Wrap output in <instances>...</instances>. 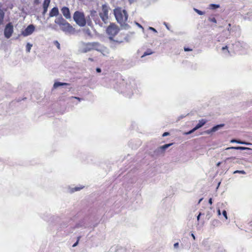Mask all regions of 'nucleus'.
Returning <instances> with one entry per match:
<instances>
[{"label": "nucleus", "instance_id": "obj_1", "mask_svg": "<svg viewBox=\"0 0 252 252\" xmlns=\"http://www.w3.org/2000/svg\"><path fill=\"white\" fill-rule=\"evenodd\" d=\"M115 18L121 26H127L126 24L128 15L126 11L122 7H117L113 10Z\"/></svg>", "mask_w": 252, "mask_h": 252}, {"label": "nucleus", "instance_id": "obj_2", "mask_svg": "<svg viewBox=\"0 0 252 252\" xmlns=\"http://www.w3.org/2000/svg\"><path fill=\"white\" fill-rule=\"evenodd\" d=\"M120 31V29L118 26L114 23H111L110 25L106 29V32L109 36V39L113 42L118 43H121L123 42V38H118V37L114 38V37L117 35Z\"/></svg>", "mask_w": 252, "mask_h": 252}, {"label": "nucleus", "instance_id": "obj_3", "mask_svg": "<svg viewBox=\"0 0 252 252\" xmlns=\"http://www.w3.org/2000/svg\"><path fill=\"white\" fill-rule=\"evenodd\" d=\"M55 22L65 33H72L74 32V28L62 17L57 18L55 20Z\"/></svg>", "mask_w": 252, "mask_h": 252}, {"label": "nucleus", "instance_id": "obj_4", "mask_svg": "<svg viewBox=\"0 0 252 252\" xmlns=\"http://www.w3.org/2000/svg\"><path fill=\"white\" fill-rule=\"evenodd\" d=\"M73 20L75 23L80 27H84L86 24V19L85 14L80 11H75L73 16Z\"/></svg>", "mask_w": 252, "mask_h": 252}, {"label": "nucleus", "instance_id": "obj_5", "mask_svg": "<svg viewBox=\"0 0 252 252\" xmlns=\"http://www.w3.org/2000/svg\"><path fill=\"white\" fill-rule=\"evenodd\" d=\"M92 50L99 51L101 50V45L98 42H88L82 44L81 52L86 53Z\"/></svg>", "mask_w": 252, "mask_h": 252}, {"label": "nucleus", "instance_id": "obj_6", "mask_svg": "<svg viewBox=\"0 0 252 252\" xmlns=\"http://www.w3.org/2000/svg\"><path fill=\"white\" fill-rule=\"evenodd\" d=\"M109 9V6L107 4H103L101 6V11L99 13L100 17L105 23H107L108 21Z\"/></svg>", "mask_w": 252, "mask_h": 252}, {"label": "nucleus", "instance_id": "obj_7", "mask_svg": "<svg viewBox=\"0 0 252 252\" xmlns=\"http://www.w3.org/2000/svg\"><path fill=\"white\" fill-rule=\"evenodd\" d=\"M13 33V26L12 23H8L5 27L4 35L6 38H9Z\"/></svg>", "mask_w": 252, "mask_h": 252}, {"label": "nucleus", "instance_id": "obj_8", "mask_svg": "<svg viewBox=\"0 0 252 252\" xmlns=\"http://www.w3.org/2000/svg\"><path fill=\"white\" fill-rule=\"evenodd\" d=\"M34 26L33 25H30L22 32V34L24 36H28L31 35L34 32Z\"/></svg>", "mask_w": 252, "mask_h": 252}, {"label": "nucleus", "instance_id": "obj_9", "mask_svg": "<svg viewBox=\"0 0 252 252\" xmlns=\"http://www.w3.org/2000/svg\"><path fill=\"white\" fill-rule=\"evenodd\" d=\"M207 123V120L205 119H201L199 121L198 123L197 124V125L191 130L189 131L187 133V134H189L197 130V129L199 128L200 127L203 126L206 123Z\"/></svg>", "mask_w": 252, "mask_h": 252}, {"label": "nucleus", "instance_id": "obj_10", "mask_svg": "<svg viewBox=\"0 0 252 252\" xmlns=\"http://www.w3.org/2000/svg\"><path fill=\"white\" fill-rule=\"evenodd\" d=\"M61 11L66 19H69L71 18L70 12L68 7L65 6L63 7L61 9Z\"/></svg>", "mask_w": 252, "mask_h": 252}, {"label": "nucleus", "instance_id": "obj_11", "mask_svg": "<svg viewBox=\"0 0 252 252\" xmlns=\"http://www.w3.org/2000/svg\"><path fill=\"white\" fill-rule=\"evenodd\" d=\"M58 14H59L58 8L57 7H55L51 10V11L49 13V16L50 17H52L54 16H56Z\"/></svg>", "mask_w": 252, "mask_h": 252}, {"label": "nucleus", "instance_id": "obj_12", "mask_svg": "<svg viewBox=\"0 0 252 252\" xmlns=\"http://www.w3.org/2000/svg\"><path fill=\"white\" fill-rule=\"evenodd\" d=\"M4 12L0 6V26L2 25L4 21Z\"/></svg>", "mask_w": 252, "mask_h": 252}, {"label": "nucleus", "instance_id": "obj_13", "mask_svg": "<svg viewBox=\"0 0 252 252\" xmlns=\"http://www.w3.org/2000/svg\"><path fill=\"white\" fill-rule=\"evenodd\" d=\"M230 142L231 143H239V144H244V145H252L251 143H248V142H244V141H242L240 140H236V139H232L230 141Z\"/></svg>", "mask_w": 252, "mask_h": 252}, {"label": "nucleus", "instance_id": "obj_14", "mask_svg": "<svg viewBox=\"0 0 252 252\" xmlns=\"http://www.w3.org/2000/svg\"><path fill=\"white\" fill-rule=\"evenodd\" d=\"M229 149L246 150H249V148L245 147H228V148H226L225 150H227Z\"/></svg>", "mask_w": 252, "mask_h": 252}, {"label": "nucleus", "instance_id": "obj_15", "mask_svg": "<svg viewBox=\"0 0 252 252\" xmlns=\"http://www.w3.org/2000/svg\"><path fill=\"white\" fill-rule=\"evenodd\" d=\"M223 126H224V125L222 124V125H219L215 126L213 127H212L209 131L208 132V133H209L212 132H215V131L218 130L220 127H222Z\"/></svg>", "mask_w": 252, "mask_h": 252}, {"label": "nucleus", "instance_id": "obj_16", "mask_svg": "<svg viewBox=\"0 0 252 252\" xmlns=\"http://www.w3.org/2000/svg\"><path fill=\"white\" fill-rule=\"evenodd\" d=\"M69 84H68V83H61V82H55L54 84V87L55 88H56L59 86H67V85H69Z\"/></svg>", "mask_w": 252, "mask_h": 252}, {"label": "nucleus", "instance_id": "obj_17", "mask_svg": "<svg viewBox=\"0 0 252 252\" xmlns=\"http://www.w3.org/2000/svg\"><path fill=\"white\" fill-rule=\"evenodd\" d=\"M153 53H154V52L152 51V50L151 49H148L146 51H145L143 55L141 56V58H143V57L148 56V55H150L152 54Z\"/></svg>", "mask_w": 252, "mask_h": 252}, {"label": "nucleus", "instance_id": "obj_18", "mask_svg": "<svg viewBox=\"0 0 252 252\" xmlns=\"http://www.w3.org/2000/svg\"><path fill=\"white\" fill-rule=\"evenodd\" d=\"M173 144L172 143H170V144H165L161 147H159V149H162L163 150H165L166 149H167V148H168L169 147H170L171 145H172Z\"/></svg>", "mask_w": 252, "mask_h": 252}, {"label": "nucleus", "instance_id": "obj_19", "mask_svg": "<svg viewBox=\"0 0 252 252\" xmlns=\"http://www.w3.org/2000/svg\"><path fill=\"white\" fill-rule=\"evenodd\" d=\"M50 3V0H44L43 4V7H48Z\"/></svg>", "mask_w": 252, "mask_h": 252}, {"label": "nucleus", "instance_id": "obj_20", "mask_svg": "<svg viewBox=\"0 0 252 252\" xmlns=\"http://www.w3.org/2000/svg\"><path fill=\"white\" fill-rule=\"evenodd\" d=\"M32 44L28 43L26 45V51L27 52H30L32 47Z\"/></svg>", "mask_w": 252, "mask_h": 252}, {"label": "nucleus", "instance_id": "obj_21", "mask_svg": "<svg viewBox=\"0 0 252 252\" xmlns=\"http://www.w3.org/2000/svg\"><path fill=\"white\" fill-rule=\"evenodd\" d=\"M220 7L219 4H211L210 5V8L212 9L218 8Z\"/></svg>", "mask_w": 252, "mask_h": 252}, {"label": "nucleus", "instance_id": "obj_22", "mask_svg": "<svg viewBox=\"0 0 252 252\" xmlns=\"http://www.w3.org/2000/svg\"><path fill=\"white\" fill-rule=\"evenodd\" d=\"M83 188H84V187H75L74 188H72L71 190H72V192H74V191L80 190V189H82Z\"/></svg>", "mask_w": 252, "mask_h": 252}, {"label": "nucleus", "instance_id": "obj_23", "mask_svg": "<svg viewBox=\"0 0 252 252\" xmlns=\"http://www.w3.org/2000/svg\"><path fill=\"white\" fill-rule=\"evenodd\" d=\"M194 11H195L196 13H198L199 15H203V14H205V12H203V11H200V10H198V9H197L194 8Z\"/></svg>", "mask_w": 252, "mask_h": 252}, {"label": "nucleus", "instance_id": "obj_24", "mask_svg": "<svg viewBox=\"0 0 252 252\" xmlns=\"http://www.w3.org/2000/svg\"><path fill=\"white\" fill-rule=\"evenodd\" d=\"M208 20L211 22L217 23V20L215 17H209Z\"/></svg>", "mask_w": 252, "mask_h": 252}, {"label": "nucleus", "instance_id": "obj_25", "mask_svg": "<svg viewBox=\"0 0 252 252\" xmlns=\"http://www.w3.org/2000/svg\"><path fill=\"white\" fill-rule=\"evenodd\" d=\"M54 43V44L57 46L58 49L60 50L61 49V47H60V44L59 43V42L56 40V41H55Z\"/></svg>", "mask_w": 252, "mask_h": 252}, {"label": "nucleus", "instance_id": "obj_26", "mask_svg": "<svg viewBox=\"0 0 252 252\" xmlns=\"http://www.w3.org/2000/svg\"><path fill=\"white\" fill-rule=\"evenodd\" d=\"M43 12H42V15H44L46 14V13L47 12L48 7H43Z\"/></svg>", "mask_w": 252, "mask_h": 252}, {"label": "nucleus", "instance_id": "obj_27", "mask_svg": "<svg viewBox=\"0 0 252 252\" xmlns=\"http://www.w3.org/2000/svg\"><path fill=\"white\" fill-rule=\"evenodd\" d=\"M239 173L243 174H245L246 172L244 170H236L234 172V173Z\"/></svg>", "mask_w": 252, "mask_h": 252}, {"label": "nucleus", "instance_id": "obj_28", "mask_svg": "<svg viewBox=\"0 0 252 252\" xmlns=\"http://www.w3.org/2000/svg\"><path fill=\"white\" fill-rule=\"evenodd\" d=\"M222 215L225 217V219H227V213L225 210H223L222 212Z\"/></svg>", "mask_w": 252, "mask_h": 252}, {"label": "nucleus", "instance_id": "obj_29", "mask_svg": "<svg viewBox=\"0 0 252 252\" xmlns=\"http://www.w3.org/2000/svg\"><path fill=\"white\" fill-rule=\"evenodd\" d=\"M80 238V237H78V240H77V242L73 245V246H72L73 247H76L77 245L78 242L79 241Z\"/></svg>", "mask_w": 252, "mask_h": 252}, {"label": "nucleus", "instance_id": "obj_30", "mask_svg": "<svg viewBox=\"0 0 252 252\" xmlns=\"http://www.w3.org/2000/svg\"><path fill=\"white\" fill-rule=\"evenodd\" d=\"M221 49H222V51H223V50L226 49V50H227L228 53H229V51L228 50V47L226 45L224 47H223Z\"/></svg>", "mask_w": 252, "mask_h": 252}, {"label": "nucleus", "instance_id": "obj_31", "mask_svg": "<svg viewBox=\"0 0 252 252\" xmlns=\"http://www.w3.org/2000/svg\"><path fill=\"white\" fill-rule=\"evenodd\" d=\"M184 50L185 51H191L192 50L188 47H184Z\"/></svg>", "mask_w": 252, "mask_h": 252}, {"label": "nucleus", "instance_id": "obj_32", "mask_svg": "<svg viewBox=\"0 0 252 252\" xmlns=\"http://www.w3.org/2000/svg\"><path fill=\"white\" fill-rule=\"evenodd\" d=\"M169 135V133L168 132H164L162 134V136L163 137H165V136H166L167 135Z\"/></svg>", "mask_w": 252, "mask_h": 252}, {"label": "nucleus", "instance_id": "obj_33", "mask_svg": "<svg viewBox=\"0 0 252 252\" xmlns=\"http://www.w3.org/2000/svg\"><path fill=\"white\" fill-rule=\"evenodd\" d=\"M40 3L39 0H34V4H38Z\"/></svg>", "mask_w": 252, "mask_h": 252}, {"label": "nucleus", "instance_id": "obj_34", "mask_svg": "<svg viewBox=\"0 0 252 252\" xmlns=\"http://www.w3.org/2000/svg\"><path fill=\"white\" fill-rule=\"evenodd\" d=\"M230 27H231V24H228V28H227V31H228V32H231V29Z\"/></svg>", "mask_w": 252, "mask_h": 252}, {"label": "nucleus", "instance_id": "obj_35", "mask_svg": "<svg viewBox=\"0 0 252 252\" xmlns=\"http://www.w3.org/2000/svg\"><path fill=\"white\" fill-rule=\"evenodd\" d=\"M150 29L151 30H152V31H153L155 32H157L155 28H153V27H150Z\"/></svg>", "mask_w": 252, "mask_h": 252}, {"label": "nucleus", "instance_id": "obj_36", "mask_svg": "<svg viewBox=\"0 0 252 252\" xmlns=\"http://www.w3.org/2000/svg\"><path fill=\"white\" fill-rule=\"evenodd\" d=\"M174 246L176 248H178V246H179V243H176L175 244H174Z\"/></svg>", "mask_w": 252, "mask_h": 252}, {"label": "nucleus", "instance_id": "obj_37", "mask_svg": "<svg viewBox=\"0 0 252 252\" xmlns=\"http://www.w3.org/2000/svg\"><path fill=\"white\" fill-rule=\"evenodd\" d=\"M96 71H97V72H99H99H101V69H100V68H97L96 69Z\"/></svg>", "mask_w": 252, "mask_h": 252}, {"label": "nucleus", "instance_id": "obj_38", "mask_svg": "<svg viewBox=\"0 0 252 252\" xmlns=\"http://www.w3.org/2000/svg\"><path fill=\"white\" fill-rule=\"evenodd\" d=\"M209 203L210 204V205H212V199L211 198L209 199Z\"/></svg>", "mask_w": 252, "mask_h": 252}, {"label": "nucleus", "instance_id": "obj_39", "mask_svg": "<svg viewBox=\"0 0 252 252\" xmlns=\"http://www.w3.org/2000/svg\"><path fill=\"white\" fill-rule=\"evenodd\" d=\"M72 98H75V99H76L78 100L79 101H80V100H81V98H79V97H76V96L73 97H73H72Z\"/></svg>", "mask_w": 252, "mask_h": 252}, {"label": "nucleus", "instance_id": "obj_40", "mask_svg": "<svg viewBox=\"0 0 252 252\" xmlns=\"http://www.w3.org/2000/svg\"><path fill=\"white\" fill-rule=\"evenodd\" d=\"M130 3H133L135 0H128Z\"/></svg>", "mask_w": 252, "mask_h": 252}, {"label": "nucleus", "instance_id": "obj_41", "mask_svg": "<svg viewBox=\"0 0 252 252\" xmlns=\"http://www.w3.org/2000/svg\"><path fill=\"white\" fill-rule=\"evenodd\" d=\"M191 236L193 238V240L195 239V237L193 233L191 234Z\"/></svg>", "mask_w": 252, "mask_h": 252}, {"label": "nucleus", "instance_id": "obj_42", "mask_svg": "<svg viewBox=\"0 0 252 252\" xmlns=\"http://www.w3.org/2000/svg\"><path fill=\"white\" fill-rule=\"evenodd\" d=\"M200 215H201V213H199V214L197 216V220H199V218H200Z\"/></svg>", "mask_w": 252, "mask_h": 252}, {"label": "nucleus", "instance_id": "obj_43", "mask_svg": "<svg viewBox=\"0 0 252 252\" xmlns=\"http://www.w3.org/2000/svg\"><path fill=\"white\" fill-rule=\"evenodd\" d=\"M89 61H91V62H93V61H94V60H93V59H92V58H89Z\"/></svg>", "mask_w": 252, "mask_h": 252}, {"label": "nucleus", "instance_id": "obj_44", "mask_svg": "<svg viewBox=\"0 0 252 252\" xmlns=\"http://www.w3.org/2000/svg\"><path fill=\"white\" fill-rule=\"evenodd\" d=\"M218 215H220V209H219V210H218Z\"/></svg>", "mask_w": 252, "mask_h": 252}, {"label": "nucleus", "instance_id": "obj_45", "mask_svg": "<svg viewBox=\"0 0 252 252\" xmlns=\"http://www.w3.org/2000/svg\"><path fill=\"white\" fill-rule=\"evenodd\" d=\"M220 163H221V162H218V163L217 164V166H219L220 165Z\"/></svg>", "mask_w": 252, "mask_h": 252}, {"label": "nucleus", "instance_id": "obj_46", "mask_svg": "<svg viewBox=\"0 0 252 252\" xmlns=\"http://www.w3.org/2000/svg\"><path fill=\"white\" fill-rule=\"evenodd\" d=\"M202 198H201V199L199 200V202H198V203H200V202L202 201Z\"/></svg>", "mask_w": 252, "mask_h": 252}]
</instances>
